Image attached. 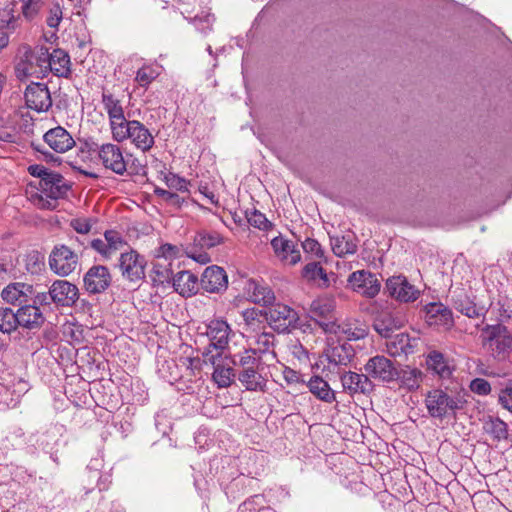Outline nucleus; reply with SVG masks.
Segmentation results:
<instances>
[{"label":"nucleus","instance_id":"1","mask_svg":"<svg viewBox=\"0 0 512 512\" xmlns=\"http://www.w3.org/2000/svg\"><path fill=\"white\" fill-rule=\"evenodd\" d=\"M232 363L237 370L238 381L247 391H266L268 379L260 356L252 355V351H242L233 356Z\"/></svg>","mask_w":512,"mask_h":512},{"label":"nucleus","instance_id":"2","mask_svg":"<svg viewBox=\"0 0 512 512\" xmlns=\"http://www.w3.org/2000/svg\"><path fill=\"white\" fill-rule=\"evenodd\" d=\"M99 163L106 169L116 175L123 176L131 169L129 174L139 173V169L135 167L137 159L132 160V154L128 153L120 145L115 143L95 144L92 150Z\"/></svg>","mask_w":512,"mask_h":512},{"label":"nucleus","instance_id":"3","mask_svg":"<svg viewBox=\"0 0 512 512\" xmlns=\"http://www.w3.org/2000/svg\"><path fill=\"white\" fill-rule=\"evenodd\" d=\"M51 71L49 62V50L44 46H38L34 49L24 47L19 62L16 65L18 77L34 76L44 78Z\"/></svg>","mask_w":512,"mask_h":512},{"label":"nucleus","instance_id":"4","mask_svg":"<svg viewBox=\"0 0 512 512\" xmlns=\"http://www.w3.org/2000/svg\"><path fill=\"white\" fill-rule=\"evenodd\" d=\"M424 403L432 418L444 419L463 409L466 401L459 394H449L443 389L434 388L427 392Z\"/></svg>","mask_w":512,"mask_h":512},{"label":"nucleus","instance_id":"5","mask_svg":"<svg viewBox=\"0 0 512 512\" xmlns=\"http://www.w3.org/2000/svg\"><path fill=\"white\" fill-rule=\"evenodd\" d=\"M116 142H130L143 152L149 151L154 145V137L149 129L138 120H128L112 134Z\"/></svg>","mask_w":512,"mask_h":512},{"label":"nucleus","instance_id":"6","mask_svg":"<svg viewBox=\"0 0 512 512\" xmlns=\"http://www.w3.org/2000/svg\"><path fill=\"white\" fill-rule=\"evenodd\" d=\"M483 347L491 352L493 357H505L512 347L511 335L502 324L486 325L481 330Z\"/></svg>","mask_w":512,"mask_h":512},{"label":"nucleus","instance_id":"7","mask_svg":"<svg viewBox=\"0 0 512 512\" xmlns=\"http://www.w3.org/2000/svg\"><path fill=\"white\" fill-rule=\"evenodd\" d=\"M270 306L265 311L264 317L273 330L285 333L297 327L299 316L293 308L282 303H273Z\"/></svg>","mask_w":512,"mask_h":512},{"label":"nucleus","instance_id":"8","mask_svg":"<svg viewBox=\"0 0 512 512\" xmlns=\"http://www.w3.org/2000/svg\"><path fill=\"white\" fill-rule=\"evenodd\" d=\"M79 265V256L70 247L54 246L49 255V267L57 275L65 277L73 273Z\"/></svg>","mask_w":512,"mask_h":512},{"label":"nucleus","instance_id":"9","mask_svg":"<svg viewBox=\"0 0 512 512\" xmlns=\"http://www.w3.org/2000/svg\"><path fill=\"white\" fill-rule=\"evenodd\" d=\"M147 262L144 256L136 250L121 252L119 258V269L124 279L129 282L138 283L145 278Z\"/></svg>","mask_w":512,"mask_h":512},{"label":"nucleus","instance_id":"10","mask_svg":"<svg viewBox=\"0 0 512 512\" xmlns=\"http://www.w3.org/2000/svg\"><path fill=\"white\" fill-rule=\"evenodd\" d=\"M364 371L368 375V378L390 383L397 377V368L393 361L384 355H376L366 362L364 365Z\"/></svg>","mask_w":512,"mask_h":512},{"label":"nucleus","instance_id":"11","mask_svg":"<svg viewBox=\"0 0 512 512\" xmlns=\"http://www.w3.org/2000/svg\"><path fill=\"white\" fill-rule=\"evenodd\" d=\"M348 283L355 292L367 298H374L379 293L381 287L376 275L365 270H358L350 274Z\"/></svg>","mask_w":512,"mask_h":512},{"label":"nucleus","instance_id":"12","mask_svg":"<svg viewBox=\"0 0 512 512\" xmlns=\"http://www.w3.org/2000/svg\"><path fill=\"white\" fill-rule=\"evenodd\" d=\"M203 356L205 357V361L210 362L214 367L212 378L217 386L219 388L229 387L237 376L236 368L223 364L220 352L214 355L208 351L203 353Z\"/></svg>","mask_w":512,"mask_h":512},{"label":"nucleus","instance_id":"13","mask_svg":"<svg viewBox=\"0 0 512 512\" xmlns=\"http://www.w3.org/2000/svg\"><path fill=\"white\" fill-rule=\"evenodd\" d=\"M405 318L399 312L380 311L374 318L373 328L383 338H390L404 326Z\"/></svg>","mask_w":512,"mask_h":512},{"label":"nucleus","instance_id":"14","mask_svg":"<svg viewBox=\"0 0 512 512\" xmlns=\"http://www.w3.org/2000/svg\"><path fill=\"white\" fill-rule=\"evenodd\" d=\"M206 335L210 346L223 351L228 347L231 337L234 335L230 325L223 319H213L206 326Z\"/></svg>","mask_w":512,"mask_h":512},{"label":"nucleus","instance_id":"15","mask_svg":"<svg viewBox=\"0 0 512 512\" xmlns=\"http://www.w3.org/2000/svg\"><path fill=\"white\" fill-rule=\"evenodd\" d=\"M25 101L28 108L36 112L47 111L52 106V99L47 85L32 83L25 91Z\"/></svg>","mask_w":512,"mask_h":512},{"label":"nucleus","instance_id":"16","mask_svg":"<svg viewBox=\"0 0 512 512\" xmlns=\"http://www.w3.org/2000/svg\"><path fill=\"white\" fill-rule=\"evenodd\" d=\"M84 287L90 294L105 291L111 284V274L106 266L94 265L84 275Z\"/></svg>","mask_w":512,"mask_h":512},{"label":"nucleus","instance_id":"17","mask_svg":"<svg viewBox=\"0 0 512 512\" xmlns=\"http://www.w3.org/2000/svg\"><path fill=\"white\" fill-rule=\"evenodd\" d=\"M340 380L343 390L350 395H368L374 390V384L366 373L360 374L348 371L341 375Z\"/></svg>","mask_w":512,"mask_h":512},{"label":"nucleus","instance_id":"18","mask_svg":"<svg viewBox=\"0 0 512 512\" xmlns=\"http://www.w3.org/2000/svg\"><path fill=\"white\" fill-rule=\"evenodd\" d=\"M390 296L400 302H412L419 296V291L404 276H393L386 282Z\"/></svg>","mask_w":512,"mask_h":512},{"label":"nucleus","instance_id":"19","mask_svg":"<svg viewBox=\"0 0 512 512\" xmlns=\"http://www.w3.org/2000/svg\"><path fill=\"white\" fill-rule=\"evenodd\" d=\"M275 256L285 265H296L301 260V253L297 245L283 237L277 236L271 240Z\"/></svg>","mask_w":512,"mask_h":512},{"label":"nucleus","instance_id":"20","mask_svg":"<svg viewBox=\"0 0 512 512\" xmlns=\"http://www.w3.org/2000/svg\"><path fill=\"white\" fill-rule=\"evenodd\" d=\"M50 290L53 303L59 306L71 307L79 298L77 286L66 280L54 281Z\"/></svg>","mask_w":512,"mask_h":512},{"label":"nucleus","instance_id":"21","mask_svg":"<svg viewBox=\"0 0 512 512\" xmlns=\"http://www.w3.org/2000/svg\"><path fill=\"white\" fill-rule=\"evenodd\" d=\"M200 285L208 293H219L226 290L228 277L223 268L212 265L204 270Z\"/></svg>","mask_w":512,"mask_h":512},{"label":"nucleus","instance_id":"22","mask_svg":"<svg viewBox=\"0 0 512 512\" xmlns=\"http://www.w3.org/2000/svg\"><path fill=\"white\" fill-rule=\"evenodd\" d=\"M70 186L67 184L64 177L57 173L51 172L48 177L39 181L38 190L46 198L59 199L64 197Z\"/></svg>","mask_w":512,"mask_h":512},{"label":"nucleus","instance_id":"23","mask_svg":"<svg viewBox=\"0 0 512 512\" xmlns=\"http://www.w3.org/2000/svg\"><path fill=\"white\" fill-rule=\"evenodd\" d=\"M14 313L16 328L21 326L29 330L37 329L40 328L45 321V317L43 316L40 308L36 305H32L31 303L22 305Z\"/></svg>","mask_w":512,"mask_h":512},{"label":"nucleus","instance_id":"24","mask_svg":"<svg viewBox=\"0 0 512 512\" xmlns=\"http://www.w3.org/2000/svg\"><path fill=\"white\" fill-rule=\"evenodd\" d=\"M43 139L57 153H65L75 146V140L71 134L61 126L48 130Z\"/></svg>","mask_w":512,"mask_h":512},{"label":"nucleus","instance_id":"25","mask_svg":"<svg viewBox=\"0 0 512 512\" xmlns=\"http://www.w3.org/2000/svg\"><path fill=\"white\" fill-rule=\"evenodd\" d=\"M248 298L255 304L270 306L275 301L273 290L263 281L249 279L245 285Z\"/></svg>","mask_w":512,"mask_h":512},{"label":"nucleus","instance_id":"26","mask_svg":"<svg viewBox=\"0 0 512 512\" xmlns=\"http://www.w3.org/2000/svg\"><path fill=\"white\" fill-rule=\"evenodd\" d=\"M1 295L7 303L21 307L31 302L33 286L23 282L11 283L2 290Z\"/></svg>","mask_w":512,"mask_h":512},{"label":"nucleus","instance_id":"27","mask_svg":"<svg viewBox=\"0 0 512 512\" xmlns=\"http://www.w3.org/2000/svg\"><path fill=\"white\" fill-rule=\"evenodd\" d=\"M102 103L109 117L111 134L118 130L128 120L124 116V110L120 101L110 93L102 94Z\"/></svg>","mask_w":512,"mask_h":512},{"label":"nucleus","instance_id":"28","mask_svg":"<svg viewBox=\"0 0 512 512\" xmlns=\"http://www.w3.org/2000/svg\"><path fill=\"white\" fill-rule=\"evenodd\" d=\"M198 277L190 271H180L173 278L174 290L183 297H191L198 292Z\"/></svg>","mask_w":512,"mask_h":512},{"label":"nucleus","instance_id":"29","mask_svg":"<svg viewBox=\"0 0 512 512\" xmlns=\"http://www.w3.org/2000/svg\"><path fill=\"white\" fill-rule=\"evenodd\" d=\"M250 348L244 351H252V355L260 356L263 354H271L273 358H276L274 352L275 336L271 332H261L251 337Z\"/></svg>","mask_w":512,"mask_h":512},{"label":"nucleus","instance_id":"30","mask_svg":"<svg viewBox=\"0 0 512 512\" xmlns=\"http://www.w3.org/2000/svg\"><path fill=\"white\" fill-rule=\"evenodd\" d=\"M427 322L430 325H438L450 328L453 325V316L449 308L442 303H430L426 306Z\"/></svg>","mask_w":512,"mask_h":512},{"label":"nucleus","instance_id":"31","mask_svg":"<svg viewBox=\"0 0 512 512\" xmlns=\"http://www.w3.org/2000/svg\"><path fill=\"white\" fill-rule=\"evenodd\" d=\"M424 379V373L416 368L406 366L400 371L397 370V377L400 388L406 389L407 391H416L421 387Z\"/></svg>","mask_w":512,"mask_h":512},{"label":"nucleus","instance_id":"32","mask_svg":"<svg viewBox=\"0 0 512 512\" xmlns=\"http://www.w3.org/2000/svg\"><path fill=\"white\" fill-rule=\"evenodd\" d=\"M51 71L57 77L68 78L71 75V62L68 53L62 49H54L49 52Z\"/></svg>","mask_w":512,"mask_h":512},{"label":"nucleus","instance_id":"33","mask_svg":"<svg viewBox=\"0 0 512 512\" xmlns=\"http://www.w3.org/2000/svg\"><path fill=\"white\" fill-rule=\"evenodd\" d=\"M329 364L335 366H347L354 357L353 349L348 344H337L330 346L325 351Z\"/></svg>","mask_w":512,"mask_h":512},{"label":"nucleus","instance_id":"34","mask_svg":"<svg viewBox=\"0 0 512 512\" xmlns=\"http://www.w3.org/2000/svg\"><path fill=\"white\" fill-rule=\"evenodd\" d=\"M307 387L316 398L323 402L332 403L336 401L335 392L330 388L328 382L320 376L311 377L307 382Z\"/></svg>","mask_w":512,"mask_h":512},{"label":"nucleus","instance_id":"35","mask_svg":"<svg viewBox=\"0 0 512 512\" xmlns=\"http://www.w3.org/2000/svg\"><path fill=\"white\" fill-rule=\"evenodd\" d=\"M162 66L157 63H144L135 74L134 82L147 90L151 83L161 74Z\"/></svg>","mask_w":512,"mask_h":512},{"label":"nucleus","instance_id":"36","mask_svg":"<svg viewBox=\"0 0 512 512\" xmlns=\"http://www.w3.org/2000/svg\"><path fill=\"white\" fill-rule=\"evenodd\" d=\"M426 364L428 369L432 370L441 378H449L452 374V369L447 358L439 351H430L426 357Z\"/></svg>","mask_w":512,"mask_h":512},{"label":"nucleus","instance_id":"37","mask_svg":"<svg viewBox=\"0 0 512 512\" xmlns=\"http://www.w3.org/2000/svg\"><path fill=\"white\" fill-rule=\"evenodd\" d=\"M17 25L18 20L11 10L0 11V51L8 45L10 35L15 31Z\"/></svg>","mask_w":512,"mask_h":512},{"label":"nucleus","instance_id":"38","mask_svg":"<svg viewBox=\"0 0 512 512\" xmlns=\"http://www.w3.org/2000/svg\"><path fill=\"white\" fill-rule=\"evenodd\" d=\"M386 343L387 352L391 356H400L401 354H409L413 351V346L410 343V337L406 333H398L388 338Z\"/></svg>","mask_w":512,"mask_h":512},{"label":"nucleus","instance_id":"39","mask_svg":"<svg viewBox=\"0 0 512 512\" xmlns=\"http://www.w3.org/2000/svg\"><path fill=\"white\" fill-rule=\"evenodd\" d=\"M483 430L497 441L505 440L508 437V425L498 417H485L483 420Z\"/></svg>","mask_w":512,"mask_h":512},{"label":"nucleus","instance_id":"40","mask_svg":"<svg viewBox=\"0 0 512 512\" xmlns=\"http://www.w3.org/2000/svg\"><path fill=\"white\" fill-rule=\"evenodd\" d=\"M455 308L469 318H477L482 315V309L477 307V305L466 295L459 296L455 300Z\"/></svg>","mask_w":512,"mask_h":512},{"label":"nucleus","instance_id":"41","mask_svg":"<svg viewBox=\"0 0 512 512\" xmlns=\"http://www.w3.org/2000/svg\"><path fill=\"white\" fill-rule=\"evenodd\" d=\"M106 246L110 250V254L113 257L116 252L123 250L124 247L128 246L120 232L116 230H107L104 233Z\"/></svg>","mask_w":512,"mask_h":512},{"label":"nucleus","instance_id":"42","mask_svg":"<svg viewBox=\"0 0 512 512\" xmlns=\"http://www.w3.org/2000/svg\"><path fill=\"white\" fill-rule=\"evenodd\" d=\"M194 241L202 248H212L222 243V236L216 231H200Z\"/></svg>","mask_w":512,"mask_h":512},{"label":"nucleus","instance_id":"43","mask_svg":"<svg viewBox=\"0 0 512 512\" xmlns=\"http://www.w3.org/2000/svg\"><path fill=\"white\" fill-rule=\"evenodd\" d=\"M332 250L335 255L343 257L347 254H354L357 250V245L344 236L341 238H334L332 240Z\"/></svg>","mask_w":512,"mask_h":512},{"label":"nucleus","instance_id":"44","mask_svg":"<svg viewBox=\"0 0 512 512\" xmlns=\"http://www.w3.org/2000/svg\"><path fill=\"white\" fill-rule=\"evenodd\" d=\"M16 330L15 313L8 307H0V331L11 333Z\"/></svg>","mask_w":512,"mask_h":512},{"label":"nucleus","instance_id":"45","mask_svg":"<svg viewBox=\"0 0 512 512\" xmlns=\"http://www.w3.org/2000/svg\"><path fill=\"white\" fill-rule=\"evenodd\" d=\"M264 316L262 311L249 308L242 311V318L246 326V331H255L261 323V317Z\"/></svg>","mask_w":512,"mask_h":512},{"label":"nucleus","instance_id":"46","mask_svg":"<svg viewBox=\"0 0 512 512\" xmlns=\"http://www.w3.org/2000/svg\"><path fill=\"white\" fill-rule=\"evenodd\" d=\"M245 216L248 223L255 228L267 230L271 226L266 216L256 209L246 210Z\"/></svg>","mask_w":512,"mask_h":512},{"label":"nucleus","instance_id":"47","mask_svg":"<svg viewBox=\"0 0 512 512\" xmlns=\"http://www.w3.org/2000/svg\"><path fill=\"white\" fill-rule=\"evenodd\" d=\"M302 275L311 281H315L318 278L322 279L324 282L328 281L327 274L325 273L324 269L319 262L315 261L310 262L304 266Z\"/></svg>","mask_w":512,"mask_h":512},{"label":"nucleus","instance_id":"48","mask_svg":"<svg viewBox=\"0 0 512 512\" xmlns=\"http://www.w3.org/2000/svg\"><path fill=\"white\" fill-rule=\"evenodd\" d=\"M164 181L170 189L180 192H187L189 181L175 173L167 172L164 174Z\"/></svg>","mask_w":512,"mask_h":512},{"label":"nucleus","instance_id":"49","mask_svg":"<svg viewBox=\"0 0 512 512\" xmlns=\"http://www.w3.org/2000/svg\"><path fill=\"white\" fill-rule=\"evenodd\" d=\"M498 402L504 409L512 413V380H509L500 390Z\"/></svg>","mask_w":512,"mask_h":512},{"label":"nucleus","instance_id":"50","mask_svg":"<svg viewBox=\"0 0 512 512\" xmlns=\"http://www.w3.org/2000/svg\"><path fill=\"white\" fill-rule=\"evenodd\" d=\"M302 248L304 252L311 255V257H315L317 259L324 257V250L322 249L320 243L315 239H305V241L302 242Z\"/></svg>","mask_w":512,"mask_h":512},{"label":"nucleus","instance_id":"51","mask_svg":"<svg viewBox=\"0 0 512 512\" xmlns=\"http://www.w3.org/2000/svg\"><path fill=\"white\" fill-rule=\"evenodd\" d=\"M42 6V0H22V13L27 19H33Z\"/></svg>","mask_w":512,"mask_h":512},{"label":"nucleus","instance_id":"52","mask_svg":"<svg viewBox=\"0 0 512 512\" xmlns=\"http://www.w3.org/2000/svg\"><path fill=\"white\" fill-rule=\"evenodd\" d=\"M95 220L92 218H75L70 221V226L79 234L86 235L91 231Z\"/></svg>","mask_w":512,"mask_h":512},{"label":"nucleus","instance_id":"53","mask_svg":"<svg viewBox=\"0 0 512 512\" xmlns=\"http://www.w3.org/2000/svg\"><path fill=\"white\" fill-rule=\"evenodd\" d=\"M332 310V305L328 300L316 299L311 303L310 312L316 316L324 317Z\"/></svg>","mask_w":512,"mask_h":512},{"label":"nucleus","instance_id":"54","mask_svg":"<svg viewBox=\"0 0 512 512\" xmlns=\"http://www.w3.org/2000/svg\"><path fill=\"white\" fill-rule=\"evenodd\" d=\"M470 390L478 395L486 396L491 392L490 383L484 378H475L470 382Z\"/></svg>","mask_w":512,"mask_h":512},{"label":"nucleus","instance_id":"55","mask_svg":"<svg viewBox=\"0 0 512 512\" xmlns=\"http://www.w3.org/2000/svg\"><path fill=\"white\" fill-rule=\"evenodd\" d=\"M62 17V7L59 5V3H54L49 10V15L46 20L47 25L51 28H57L62 20Z\"/></svg>","mask_w":512,"mask_h":512},{"label":"nucleus","instance_id":"56","mask_svg":"<svg viewBox=\"0 0 512 512\" xmlns=\"http://www.w3.org/2000/svg\"><path fill=\"white\" fill-rule=\"evenodd\" d=\"M52 301L51 290L49 292H36L33 288V297H31V304L36 306H49Z\"/></svg>","mask_w":512,"mask_h":512},{"label":"nucleus","instance_id":"57","mask_svg":"<svg viewBox=\"0 0 512 512\" xmlns=\"http://www.w3.org/2000/svg\"><path fill=\"white\" fill-rule=\"evenodd\" d=\"M179 254H180V248L178 246L172 245L170 243H165V244L161 245L159 248V251H158L159 257L170 258V259L177 258L179 256Z\"/></svg>","mask_w":512,"mask_h":512},{"label":"nucleus","instance_id":"58","mask_svg":"<svg viewBox=\"0 0 512 512\" xmlns=\"http://www.w3.org/2000/svg\"><path fill=\"white\" fill-rule=\"evenodd\" d=\"M90 246L95 251H97L103 258H105V259H111L112 258L111 254H110V250L106 246L105 239L104 240H102V239H93L90 242Z\"/></svg>","mask_w":512,"mask_h":512},{"label":"nucleus","instance_id":"59","mask_svg":"<svg viewBox=\"0 0 512 512\" xmlns=\"http://www.w3.org/2000/svg\"><path fill=\"white\" fill-rule=\"evenodd\" d=\"M28 172L31 176L39 178L40 181L48 177L52 171L43 165L34 164L28 167Z\"/></svg>","mask_w":512,"mask_h":512},{"label":"nucleus","instance_id":"60","mask_svg":"<svg viewBox=\"0 0 512 512\" xmlns=\"http://www.w3.org/2000/svg\"><path fill=\"white\" fill-rule=\"evenodd\" d=\"M17 138L16 129L6 125H0V140L4 142H15Z\"/></svg>","mask_w":512,"mask_h":512},{"label":"nucleus","instance_id":"61","mask_svg":"<svg viewBox=\"0 0 512 512\" xmlns=\"http://www.w3.org/2000/svg\"><path fill=\"white\" fill-rule=\"evenodd\" d=\"M342 332L345 333L349 340H359L363 339L367 335V331L365 328L356 327L354 329L351 328H342Z\"/></svg>","mask_w":512,"mask_h":512},{"label":"nucleus","instance_id":"62","mask_svg":"<svg viewBox=\"0 0 512 512\" xmlns=\"http://www.w3.org/2000/svg\"><path fill=\"white\" fill-rule=\"evenodd\" d=\"M283 377L288 384L305 383L297 371L288 367L284 369Z\"/></svg>","mask_w":512,"mask_h":512},{"label":"nucleus","instance_id":"63","mask_svg":"<svg viewBox=\"0 0 512 512\" xmlns=\"http://www.w3.org/2000/svg\"><path fill=\"white\" fill-rule=\"evenodd\" d=\"M199 192L209 200L211 204H217L218 198L213 191H211L207 184H200L198 187Z\"/></svg>","mask_w":512,"mask_h":512},{"label":"nucleus","instance_id":"64","mask_svg":"<svg viewBox=\"0 0 512 512\" xmlns=\"http://www.w3.org/2000/svg\"><path fill=\"white\" fill-rule=\"evenodd\" d=\"M186 255L200 264H207L210 262V256L206 252L186 251Z\"/></svg>","mask_w":512,"mask_h":512}]
</instances>
